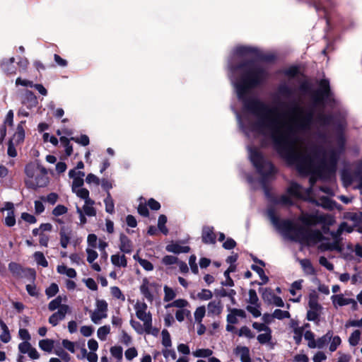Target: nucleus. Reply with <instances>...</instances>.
Here are the masks:
<instances>
[{
	"label": "nucleus",
	"instance_id": "f257e3e1",
	"mask_svg": "<svg viewBox=\"0 0 362 362\" xmlns=\"http://www.w3.org/2000/svg\"><path fill=\"white\" fill-rule=\"evenodd\" d=\"M230 78L238 98L243 102L240 115H237L240 125L248 136L264 135L269 137L275 149L300 173H310L311 187L303 189L292 182L288 192L290 195L313 201V185L317 177L329 179L336 173L340 155L344 151L345 137L340 132L327 139L321 129L329 127L332 119L322 112L315 113V108L324 105L330 95L329 81L323 79L319 89L310 91L309 85L300 86L303 93L309 92L313 107L306 110L299 105L284 110L266 104L250 93V90L265 77L264 70L253 61L230 66Z\"/></svg>",
	"mask_w": 362,
	"mask_h": 362
},
{
	"label": "nucleus",
	"instance_id": "f03ea898",
	"mask_svg": "<svg viewBox=\"0 0 362 362\" xmlns=\"http://www.w3.org/2000/svg\"><path fill=\"white\" fill-rule=\"evenodd\" d=\"M267 216L272 223L285 235L301 244L312 246L317 243H326L322 233L318 230H311L308 227H298L288 220H279L272 209L267 211Z\"/></svg>",
	"mask_w": 362,
	"mask_h": 362
},
{
	"label": "nucleus",
	"instance_id": "7ed1b4c3",
	"mask_svg": "<svg viewBox=\"0 0 362 362\" xmlns=\"http://www.w3.org/2000/svg\"><path fill=\"white\" fill-rule=\"evenodd\" d=\"M248 150L251 162L262 175L267 176L274 173L273 165L262 157L258 149L249 148Z\"/></svg>",
	"mask_w": 362,
	"mask_h": 362
},
{
	"label": "nucleus",
	"instance_id": "20e7f679",
	"mask_svg": "<svg viewBox=\"0 0 362 362\" xmlns=\"http://www.w3.org/2000/svg\"><path fill=\"white\" fill-rule=\"evenodd\" d=\"M139 289L145 298L148 301L152 302L155 296L158 293L160 285L150 279L145 278L142 280Z\"/></svg>",
	"mask_w": 362,
	"mask_h": 362
},
{
	"label": "nucleus",
	"instance_id": "39448f33",
	"mask_svg": "<svg viewBox=\"0 0 362 362\" xmlns=\"http://www.w3.org/2000/svg\"><path fill=\"white\" fill-rule=\"evenodd\" d=\"M347 227V223L343 222L340 224L339 228L336 231L331 233V235L333 238V242L322 243L319 245V249L322 251L326 250H337L341 251V247L339 245V238L341 233L344 231L345 228Z\"/></svg>",
	"mask_w": 362,
	"mask_h": 362
},
{
	"label": "nucleus",
	"instance_id": "423d86ee",
	"mask_svg": "<svg viewBox=\"0 0 362 362\" xmlns=\"http://www.w3.org/2000/svg\"><path fill=\"white\" fill-rule=\"evenodd\" d=\"M134 308L137 318L144 323L146 328H149L150 325H152V316L150 311L148 310L146 303L138 300L134 304Z\"/></svg>",
	"mask_w": 362,
	"mask_h": 362
},
{
	"label": "nucleus",
	"instance_id": "0eeeda50",
	"mask_svg": "<svg viewBox=\"0 0 362 362\" xmlns=\"http://www.w3.org/2000/svg\"><path fill=\"white\" fill-rule=\"evenodd\" d=\"M301 220L306 225H315L320 223L331 226L335 222L334 217L328 214L304 215Z\"/></svg>",
	"mask_w": 362,
	"mask_h": 362
},
{
	"label": "nucleus",
	"instance_id": "6e6552de",
	"mask_svg": "<svg viewBox=\"0 0 362 362\" xmlns=\"http://www.w3.org/2000/svg\"><path fill=\"white\" fill-rule=\"evenodd\" d=\"M95 309L90 311V320L95 324L100 323V320L107 317V303L105 300H97Z\"/></svg>",
	"mask_w": 362,
	"mask_h": 362
},
{
	"label": "nucleus",
	"instance_id": "1a4fd4ad",
	"mask_svg": "<svg viewBox=\"0 0 362 362\" xmlns=\"http://www.w3.org/2000/svg\"><path fill=\"white\" fill-rule=\"evenodd\" d=\"M248 295L247 303L249 305L246 308L247 310L254 317L261 316L262 314L259 310L260 304L256 291L254 289H250L248 292Z\"/></svg>",
	"mask_w": 362,
	"mask_h": 362
},
{
	"label": "nucleus",
	"instance_id": "9d476101",
	"mask_svg": "<svg viewBox=\"0 0 362 362\" xmlns=\"http://www.w3.org/2000/svg\"><path fill=\"white\" fill-rule=\"evenodd\" d=\"M70 313L71 308L69 306H62L49 317V322L52 326H57L60 321L65 318L66 315Z\"/></svg>",
	"mask_w": 362,
	"mask_h": 362
},
{
	"label": "nucleus",
	"instance_id": "9b49d317",
	"mask_svg": "<svg viewBox=\"0 0 362 362\" xmlns=\"http://www.w3.org/2000/svg\"><path fill=\"white\" fill-rule=\"evenodd\" d=\"M331 299L335 307L348 305H351L354 309H356L357 307V303L354 299L346 298L343 294L334 295L331 297Z\"/></svg>",
	"mask_w": 362,
	"mask_h": 362
},
{
	"label": "nucleus",
	"instance_id": "f8f14e48",
	"mask_svg": "<svg viewBox=\"0 0 362 362\" xmlns=\"http://www.w3.org/2000/svg\"><path fill=\"white\" fill-rule=\"evenodd\" d=\"M69 176L70 178L73 179L71 190L83 187L84 183L83 177L85 176V173L83 172L72 169L69 170Z\"/></svg>",
	"mask_w": 362,
	"mask_h": 362
},
{
	"label": "nucleus",
	"instance_id": "ddd939ff",
	"mask_svg": "<svg viewBox=\"0 0 362 362\" xmlns=\"http://www.w3.org/2000/svg\"><path fill=\"white\" fill-rule=\"evenodd\" d=\"M130 325L132 327V328L139 334H141L145 332L146 334H153L156 336L158 333V329L153 328L151 325H150L149 328H146L144 322L143 325H141L139 322L136 321L134 320H130Z\"/></svg>",
	"mask_w": 362,
	"mask_h": 362
},
{
	"label": "nucleus",
	"instance_id": "4468645a",
	"mask_svg": "<svg viewBox=\"0 0 362 362\" xmlns=\"http://www.w3.org/2000/svg\"><path fill=\"white\" fill-rule=\"evenodd\" d=\"M310 310L308 311L307 317L308 320H316L320 315V305L315 298L312 297L309 300Z\"/></svg>",
	"mask_w": 362,
	"mask_h": 362
},
{
	"label": "nucleus",
	"instance_id": "2eb2a0df",
	"mask_svg": "<svg viewBox=\"0 0 362 362\" xmlns=\"http://www.w3.org/2000/svg\"><path fill=\"white\" fill-rule=\"evenodd\" d=\"M18 350L22 354H27L32 359H38L40 354L29 341H23L18 344Z\"/></svg>",
	"mask_w": 362,
	"mask_h": 362
},
{
	"label": "nucleus",
	"instance_id": "dca6fc26",
	"mask_svg": "<svg viewBox=\"0 0 362 362\" xmlns=\"http://www.w3.org/2000/svg\"><path fill=\"white\" fill-rule=\"evenodd\" d=\"M254 55V50L247 47H238L234 52L235 60H240L242 59H251Z\"/></svg>",
	"mask_w": 362,
	"mask_h": 362
},
{
	"label": "nucleus",
	"instance_id": "f3484780",
	"mask_svg": "<svg viewBox=\"0 0 362 362\" xmlns=\"http://www.w3.org/2000/svg\"><path fill=\"white\" fill-rule=\"evenodd\" d=\"M202 241L206 244H215L216 235L214 232V228L205 226L202 229Z\"/></svg>",
	"mask_w": 362,
	"mask_h": 362
},
{
	"label": "nucleus",
	"instance_id": "a211bd4d",
	"mask_svg": "<svg viewBox=\"0 0 362 362\" xmlns=\"http://www.w3.org/2000/svg\"><path fill=\"white\" fill-rule=\"evenodd\" d=\"M223 310V305L220 300H214L207 305V311L209 315H219Z\"/></svg>",
	"mask_w": 362,
	"mask_h": 362
},
{
	"label": "nucleus",
	"instance_id": "6ab92c4d",
	"mask_svg": "<svg viewBox=\"0 0 362 362\" xmlns=\"http://www.w3.org/2000/svg\"><path fill=\"white\" fill-rule=\"evenodd\" d=\"M23 122H21L17 127L16 131L9 140L16 145L20 144L25 138V132L23 127Z\"/></svg>",
	"mask_w": 362,
	"mask_h": 362
},
{
	"label": "nucleus",
	"instance_id": "aec40b11",
	"mask_svg": "<svg viewBox=\"0 0 362 362\" xmlns=\"http://www.w3.org/2000/svg\"><path fill=\"white\" fill-rule=\"evenodd\" d=\"M332 338V332H327L325 335H323L322 337H321L319 339H317V340H315V344L311 342L310 348L311 349H315V348L322 349L327 344V342L331 340Z\"/></svg>",
	"mask_w": 362,
	"mask_h": 362
},
{
	"label": "nucleus",
	"instance_id": "412c9836",
	"mask_svg": "<svg viewBox=\"0 0 362 362\" xmlns=\"http://www.w3.org/2000/svg\"><path fill=\"white\" fill-rule=\"evenodd\" d=\"M120 244L119 250L129 254L132 251V243L131 240L124 234H121L119 237Z\"/></svg>",
	"mask_w": 362,
	"mask_h": 362
},
{
	"label": "nucleus",
	"instance_id": "4be33fe9",
	"mask_svg": "<svg viewBox=\"0 0 362 362\" xmlns=\"http://www.w3.org/2000/svg\"><path fill=\"white\" fill-rule=\"evenodd\" d=\"M67 297L66 296H58L56 298L51 300L48 304V309L50 311H54L56 309H60L62 306H69L66 304H62V302H66Z\"/></svg>",
	"mask_w": 362,
	"mask_h": 362
},
{
	"label": "nucleus",
	"instance_id": "5701e85b",
	"mask_svg": "<svg viewBox=\"0 0 362 362\" xmlns=\"http://www.w3.org/2000/svg\"><path fill=\"white\" fill-rule=\"evenodd\" d=\"M111 262L118 267H126L127 265V258L123 254L117 253L111 256Z\"/></svg>",
	"mask_w": 362,
	"mask_h": 362
},
{
	"label": "nucleus",
	"instance_id": "b1692460",
	"mask_svg": "<svg viewBox=\"0 0 362 362\" xmlns=\"http://www.w3.org/2000/svg\"><path fill=\"white\" fill-rule=\"evenodd\" d=\"M235 353L240 356L242 362H251L249 349L246 346H238Z\"/></svg>",
	"mask_w": 362,
	"mask_h": 362
},
{
	"label": "nucleus",
	"instance_id": "393cba45",
	"mask_svg": "<svg viewBox=\"0 0 362 362\" xmlns=\"http://www.w3.org/2000/svg\"><path fill=\"white\" fill-rule=\"evenodd\" d=\"M95 202L93 199H88L84 202V204L82 208V211L84 214L88 216H95L96 215V209L93 207Z\"/></svg>",
	"mask_w": 362,
	"mask_h": 362
},
{
	"label": "nucleus",
	"instance_id": "a878e982",
	"mask_svg": "<svg viewBox=\"0 0 362 362\" xmlns=\"http://www.w3.org/2000/svg\"><path fill=\"white\" fill-rule=\"evenodd\" d=\"M166 250L173 253L188 252L189 247L188 246H181L177 243H171L166 246Z\"/></svg>",
	"mask_w": 362,
	"mask_h": 362
},
{
	"label": "nucleus",
	"instance_id": "bb28decb",
	"mask_svg": "<svg viewBox=\"0 0 362 362\" xmlns=\"http://www.w3.org/2000/svg\"><path fill=\"white\" fill-rule=\"evenodd\" d=\"M57 271L60 274H64L69 278H75L76 276V272L74 269L68 268L64 264L59 265Z\"/></svg>",
	"mask_w": 362,
	"mask_h": 362
},
{
	"label": "nucleus",
	"instance_id": "cd10ccee",
	"mask_svg": "<svg viewBox=\"0 0 362 362\" xmlns=\"http://www.w3.org/2000/svg\"><path fill=\"white\" fill-rule=\"evenodd\" d=\"M300 264L303 272L308 275H313L315 274V269L313 267L310 261L308 259H303L300 260Z\"/></svg>",
	"mask_w": 362,
	"mask_h": 362
},
{
	"label": "nucleus",
	"instance_id": "c85d7f7f",
	"mask_svg": "<svg viewBox=\"0 0 362 362\" xmlns=\"http://www.w3.org/2000/svg\"><path fill=\"white\" fill-rule=\"evenodd\" d=\"M189 306V302L182 298L177 299L173 301L172 303L165 305V308H177L179 309H187L186 308Z\"/></svg>",
	"mask_w": 362,
	"mask_h": 362
},
{
	"label": "nucleus",
	"instance_id": "c756f323",
	"mask_svg": "<svg viewBox=\"0 0 362 362\" xmlns=\"http://www.w3.org/2000/svg\"><path fill=\"white\" fill-rule=\"evenodd\" d=\"M39 347L42 350L50 353L54 348V341L49 339H42L39 341Z\"/></svg>",
	"mask_w": 362,
	"mask_h": 362
},
{
	"label": "nucleus",
	"instance_id": "7c9ffc66",
	"mask_svg": "<svg viewBox=\"0 0 362 362\" xmlns=\"http://www.w3.org/2000/svg\"><path fill=\"white\" fill-rule=\"evenodd\" d=\"M272 338V329H269V331H266L262 334H259L257 336V339L259 344H266L271 343Z\"/></svg>",
	"mask_w": 362,
	"mask_h": 362
},
{
	"label": "nucleus",
	"instance_id": "2f4dec72",
	"mask_svg": "<svg viewBox=\"0 0 362 362\" xmlns=\"http://www.w3.org/2000/svg\"><path fill=\"white\" fill-rule=\"evenodd\" d=\"M110 326L104 325L99 327L97 330V337L100 341H105L107 336L110 333Z\"/></svg>",
	"mask_w": 362,
	"mask_h": 362
},
{
	"label": "nucleus",
	"instance_id": "473e14b6",
	"mask_svg": "<svg viewBox=\"0 0 362 362\" xmlns=\"http://www.w3.org/2000/svg\"><path fill=\"white\" fill-rule=\"evenodd\" d=\"M104 203L105 205V211L110 214H113L115 211V204L110 192H107V194L104 200Z\"/></svg>",
	"mask_w": 362,
	"mask_h": 362
},
{
	"label": "nucleus",
	"instance_id": "72a5a7b5",
	"mask_svg": "<svg viewBox=\"0 0 362 362\" xmlns=\"http://www.w3.org/2000/svg\"><path fill=\"white\" fill-rule=\"evenodd\" d=\"M276 295L271 288H264L262 291V299L269 304H271Z\"/></svg>",
	"mask_w": 362,
	"mask_h": 362
},
{
	"label": "nucleus",
	"instance_id": "f704fd0d",
	"mask_svg": "<svg viewBox=\"0 0 362 362\" xmlns=\"http://www.w3.org/2000/svg\"><path fill=\"white\" fill-rule=\"evenodd\" d=\"M14 57H11L10 58L8 61L6 62H3L2 64H1V67H2V69L5 71V72H7L8 74H14L15 73V68L14 66H13V64L14 62Z\"/></svg>",
	"mask_w": 362,
	"mask_h": 362
},
{
	"label": "nucleus",
	"instance_id": "c9c22d12",
	"mask_svg": "<svg viewBox=\"0 0 362 362\" xmlns=\"http://www.w3.org/2000/svg\"><path fill=\"white\" fill-rule=\"evenodd\" d=\"M0 327L2 329V334L0 336V339L3 342L7 343L11 339L8 329L6 325L1 320H0Z\"/></svg>",
	"mask_w": 362,
	"mask_h": 362
},
{
	"label": "nucleus",
	"instance_id": "e433bc0d",
	"mask_svg": "<svg viewBox=\"0 0 362 362\" xmlns=\"http://www.w3.org/2000/svg\"><path fill=\"white\" fill-rule=\"evenodd\" d=\"M72 192L76 194L77 197L84 200V202L88 201V199H91L89 197V191L83 187H79L74 190H72Z\"/></svg>",
	"mask_w": 362,
	"mask_h": 362
},
{
	"label": "nucleus",
	"instance_id": "4c0bfd02",
	"mask_svg": "<svg viewBox=\"0 0 362 362\" xmlns=\"http://www.w3.org/2000/svg\"><path fill=\"white\" fill-rule=\"evenodd\" d=\"M361 333L359 330L356 329L354 330L349 336V343L350 346H356L361 339Z\"/></svg>",
	"mask_w": 362,
	"mask_h": 362
},
{
	"label": "nucleus",
	"instance_id": "58836bf2",
	"mask_svg": "<svg viewBox=\"0 0 362 362\" xmlns=\"http://www.w3.org/2000/svg\"><path fill=\"white\" fill-rule=\"evenodd\" d=\"M164 297L163 300L165 302H169L173 300L176 297L175 291L170 287L165 286L163 288Z\"/></svg>",
	"mask_w": 362,
	"mask_h": 362
},
{
	"label": "nucleus",
	"instance_id": "ea45409f",
	"mask_svg": "<svg viewBox=\"0 0 362 362\" xmlns=\"http://www.w3.org/2000/svg\"><path fill=\"white\" fill-rule=\"evenodd\" d=\"M213 351L209 349H199L192 353L197 358H207L212 355Z\"/></svg>",
	"mask_w": 362,
	"mask_h": 362
},
{
	"label": "nucleus",
	"instance_id": "a19ab883",
	"mask_svg": "<svg viewBox=\"0 0 362 362\" xmlns=\"http://www.w3.org/2000/svg\"><path fill=\"white\" fill-rule=\"evenodd\" d=\"M251 268L259 276V278L262 280V282L259 283V285H263L268 282L269 278L265 275L264 270L261 267L257 265H252Z\"/></svg>",
	"mask_w": 362,
	"mask_h": 362
},
{
	"label": "nucleus",
	"instance_id": "79ce46f5",
	"mask_svg": "<svg viewBox=\"0 0 362 362\" xmlns=\"http://www.w3.org/2000/svg\"><path fill=\"white\" fill-rule=\"evenodd\" d=\"M167 222V217L165 215H160L158 220V228L164 235H167L168 233V230L165 227V223Z\"/></svg>",
	"mask_w": 362,
	"mask_h": 362
},
{
	"label": "nucleus",
	"instance_id": "37998d69",
	"mask_svg": "<svg viewBox=\"0 0 362 362\" xmlns=\"http://www.w3.org/2000/svg\"><path fill=\"white\" fill-rule=\"evenodd\" d=\"M34 259L38 265H40L43 267H47L48 266V262L45 259L42 252H35Z\"/></svg>",
	"mask_w": 362,
	"mask_h": 362
},
{
	"label": "nucleus",
	"instance_id": "c03bdc74",
	"mask_svg": "<svg viewBox=\"0 0 362 362\" xmlns=\"http://www.w3.org/2000/svg\"><path fill=\"white\" fill-rule=\"evenodd\" d=\"M205 313L206 308L204 306L198 307L194 313L195 322H197L198 324H200L205 315Z\"/></svg>",
	"mask_w": 362,
	"mask_h": 362
},
{
	"label": "nucleus",
	"instance_id": "a18cd8bd",
	"mask_svg": "<svg viewBox=\"0 0 362 362\" xmlns=\"http://www.w3.org/2000/svg\"><path fill=\"white\" fill-rule=\"evenodd\" d=\"M191 312L188 309H179L175 313V318L179 322H182L185 317L190 316Z\"/></svg>",
	"mask_w": 362,
	"mask_h": 362
},
{
	"label": "nucleus",
	"instance_id": "49530a36",
	"mask_svg": "<svg viewBox=\"0 0 362 362\" xmlns=\"http://www.w3.org/2000/svg\"><path fill=\"white\" fill-rule=\"evenodd\" d=\"M110 354L111 355L117 358V360L120 361L122 358L123 356V349L119 346H114L110 348Z\"/></svg>",
	"mask_w": 362,
	"mask_h": 362
},
{
	"label": "nucleus",
	"instance_id": "de8ad7c7",
	"mask_svg": "<svg viewBox=\"0 0 362 362\" xmlns=\"http://www.w3.org/2000/svg\"><path fill=\"white\" fill-rule=\"evenodd\" d=\"M304 329L303 327H296L293 329V339L296 344H300L302 337L304 334Z\"/></svg>",
	"mask_w": 362,
	"mask_h": 362
},
{
	"label": "nucleus",
	"instance_id": "09e8293b",
	"mask_svg": "<svg viewBox=\"0 0 362 362\" xmlns=\"http://www.w3.org/2000/svg\"><path fill=\"white\" fill-rule=\"evenodd\" d=\"M60 244L63 248H66L69 243L71 236L69 233L62 230L60 231Z\"/></svg>",
	"mask_w": 362,
	"mask_h": 362
},
{
	"label": "nucleus",
	"instance_id": "8fccbe9b",
	"mask_svg": "<svg viewBox=\"0 0 362 362\" xmlns=\"http://www.w3.org/2000/svg\"><path fill=\"white\" fill-rule=\"evenodd\" d=\"M330 341L331 342L329 344V349L331 352H333L336 351L338 346L341 344V340L339 336H332V338L331 339Z\"/></svg>",
	"mask_w": 362,
	"mask_h": 362
},
{
	"label": "nucleus",
	"instance_id": "3c124183",
	"mask_svg": "<svg viewBox=\"0 0 362 362\" xmlns=\"http://www.w3.org/2000/svg\"><path fill=\"white\" fill-rule=\"evenodd\" d=\"M86 253L87 261L90 264H92L94 262V260L96 259L98 257V252L93 248L87 247Z\"/></svg>",
	"mask_w": 362,
	"mask_h": 362
},
{
	"label": "nucleus",
	"instance_id": "603ef678",
	"mask_svg": "<svg viewBox=\"0 0 362 362\" xmlns=\"http://www.w3.org/2000/svg\"><path fill=\"white\" fill-rule=\"evenodd\" d=\"M162 334V344L165 347H170L172 345L170 335L168 330L163 329L161 332Z\"/></svg>",
	"mask_w": 362,
	"mask_h": 362
},
{
	"label": "nucleus",
	"instance_id": "864d4df0",
	"mask_svg": "<svg viewBox=\"0 0 362 362\" xmlns=\"http://www.w3.org/2000/svg\"><path fill=\"white\" fill-rule=\"evenodd\" d=\"M238 335L240 337H245L248 339H252L255 337L251 329L247 326H243L240 329Z\"/></svg>",
	"mask_w": 362,
	"mask_h": 362
},
{
	"label": "nucleus",
	"instance_id": "5fc2aeb1",
	"mask_svg": "<svg viewBox=\"0 0 362 362\" xmlns=\"http://www.w3.org/2000/svg\"><path fill=\"white\" fill-rule=\"evenodd\" d=\"M16 218L14 211L8 212L4 219L5 224L8 227H12L16 224Z\"/></svg>",
	"mask_w": 362,
	"mask_h": 362
},
{
	"label": "nucleus",
	"instance_id": "6e6d98bb",
	"mask_svg": "<svg viewBox=\"0 0 362 362\" xmlns=\"http://www.w3.org/2000/svg\"><path fill=\"white\" fill-rule=\"evenodd\" d=\"M274 318L282 320L284 318H289L291 317L290 313L286 310H281L280 309H276L274 313Z\"/></svg>",
	"mask_w": 362,
	"mask_h": 362
},
{
	"label": "nucleus",
	"instance_id": "4d7b16f0",
	"mask_svg": "<svg viewBox=\"0 0 362 362\" xmlns=\"http://www.w3.org/2000/svg\"><path fill=\"white\" fill-rule=\"evenodd\" d=\"M119 341L124 345H129L132 343V337L124 330H121Z\"/></svg>",
	"mask_w": 362,
	"mask_h": 362
},
{
	"label": "nucleus",
	"instance_id": "13d9d810",
	"mask_svg": "<svg viewBox=\"0 0 362 362\" xmlns=\"http://www.w3.org/2000/svg\"><path fill=\"white\" fill-rule=\"evenodd\" d=\"M213 296L212 292L208 289H202L197 294V297L202 300H208L211 299Z\"/></svg>",
	"mask_w": 362,
	"mask_h": 362
},
{
	"label": "nucleus",
	"instance_id": "bf43d9fd",
	"mask_svg": "<svg viewBox=\"0 0 362 362\" xmlns=\"http://www.w3.org/2000/svg\"><path fill=\"white\" fill-rule=\"evenodd\" d=\"M58 291L59 287L57 284L53 283L46 289L45 293L49 298H51L55 296Z\"/></svg>",
	"mask_w": 362,
	"mask_h": 362
},
{
	"label": "nucleus",
	"instance_id": "052dcab7",
	"mask_svg": "<svg viewBox=\"0 0 362 362\" xmlns=\"http://www.w3.org/2000/svg\"><path fill=\"white\" fill-rule=\"evenodd\" d=\"M217 296L220 297H226L228 296L232 300H233L234 296L235 295V291L234 290H230V291H227L224 288H221L216 291Z\"/></svg>",
	"mask_w": 362,
	"mask_h": 362
},
{
	"label": "nucleus",
	"instance_id": "680f3d73",
	"mask_svg": "<svg viewBox=\"0 0 362 362\" xmlns=\"http://www.w3.org/2000/svg\"><path fill=\"white\" fill-rule=\"evenodd\" d=\"M71 140L81 144L82 146H87L89 144V138L86 135H81L80 137H71Z\"/></svg>",
	"mask_w": 362,
	"mask_h": 362
},
{
	"label": "nucleus",
	"instance_id": "e2e57ef3",
	"mask_svg": "<svg viewBox=\"0 0 362 362\" xmlns=\"http://www.w3.org/2000/svg\"><path fill=\"white\" fill-rule=\"evenodd\" d=\"M124 355L128 361H131L137 356L138 352L136 348L131 347L125 351Z\"/></svg>",
	"mask_w": 362,
	"mask_h": 362
},
{
	"label": "nucleus",
	"instance_id": "0e129e2a",
	"mask_svg": "<svg viewBox=\"0 0 362 362\" xmlns=\"http://www.w3.org/2000/svg\"><path fill=\"white\" fill-rule=\"evenodd\" d=\"M303 280L300 279V280H298V281H294L291 284V287L290 288V293H291V295L296 296V291L297 290H300L302 288V284H303Z\"/></svg>",
	"mask_w": 362,
	"mask_h": 362
},
{
	"label": "nucleus",
	"instance_id": "69168bd1",
	"mask_svg": "<svg viewBox=\"0 0 362 362\" xmlns=\"http://www.w3.org/2000/svg\"><path fill=\"white\" fill-rule=\"evenodd\" d=\"M111 294L112 296L117 299L124 300V296L122 294L121 290L117 286H112L110 288Z\"/></svg>",
	"mask_w": 362,
	"mask_h": 362
},
{
	"label": "nucleus",
	"instance_id": "338daca9",
	"mask_svg": "<svg viewBox=\"0 0 362 362\" xmlns=\"http://www.w3.org/2000/svg\"><path fill=\"white\" fill-rule=\"evenodd\" d=\"M196 260H197V258H196V256L195 255H191L189 257V267H190V269H191V271L194 273V274H197L199 270H198V267H197V264L196 263Z\"/></svg>",
	"mask_w": 362,
	"mask_h": 362
},
{
	"label": "nucleus",
	"instance_id": "774afa93",
	"mask_svg": "<svg viewBox=\"0 0 362 362\" xmlns=\"http://www.w3.org/2000/svg\"><path fill=\"white\" fill-rule=\"evenodd\" d=\"M67 212V208L66 206H64V205H57L54 209H53V211H52V214L54 215V216H61V215H63L64 214H66Z\"/></svg>",
	"mask_w": 362,
	"mask_h": 362
}]
</instances>
